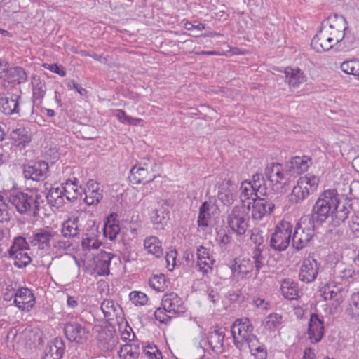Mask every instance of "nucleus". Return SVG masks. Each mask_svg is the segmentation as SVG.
<instances>
[{
  "label": "nucleus",
  "mask_w": 359,
  "mask_h": 359,
  "mask_svg": "<svg viewBox=\"0 0 359 359\" xmlns=\"http://www.w3.org/2000/svg\"><path fill=\"white\" fill-rule=\"evenodd\" d=\"M5 197L8 203L15 208L20 214H29L34 217L38 215L41 205L44 203L42 195L32 190H10L5 193Z\"/></svg>",
  "instance_id": "nucleus-1"
},
{
  "label": "nucleus",
  "mask_w": 359,
  "mask_h": 359,
  "mask_svg": "<svg viewBox=\"0 0 359 359\" xmlns=\"http://www.w3.org/2000/svg\"><path fill=\"white\" fill-rule=\"evenodd\" d=\"M344 209L348 208L340 203L336 190L328 189L319 196L313 207L312 214L307 215L312 217L316 222L322 224L327 219L332 217L337 211Z\"/></svg>",
  "instance_id": "nucleus-2"
},
{
  "label": "nucleus",
  "mask_w": 359,
  "mask_h": 359,
  "mask_svg": "<svg viewBox=\"0 0 359 359\" xmlns=\"http://www.w3.org/2000/svg\"><path fill=\"white\" fill-rule=\"evenodd\" d=\"M315 221L312 217H301L292 234V245L297 250L306 247L315 235Z\"/></svg>",
  "instance_id": "nucleus-3"
},
{
  "label": "nucleus",
  "mask_w": 359,
  "mask_h": 359,
  "mask_svg": "<svg viewBox=\"0 0 359 359\" xmlns=\"http://www.w3.org/2000/svg\"><path fill=\"white\" fill-rule=\"evenodd\" d=\"M253 326L248 318H238L231 327V336L236 348L241 349L246 345L255 343L257 337L252 334Z\"/></svg>",
  "instance_id": "nucleus-4"
},
{
  "label": "nucleus",
  "mask_w": 359,
  "mask_h": 359,
  "mask_svg": "<svg viewBox=\"0 0 359 359\" xmlns=\"http://www.w3.org/2000/svg\"><path fill=\"white\" fill-rule=\"evenodd\" d=\"M249 216L243 206L236 205L227 216V224L233 232L244 235L248 228Z\"/></svg>",
  "instance_id": "nucleus-5"
},
{
  "label": "nucleus",
  "mask_w": 359,
  "mask_h": 359,
  "mask_svg": "<svg viewBox=\"0 0 359 359\" xmlns=\"http://www.w3.org/2000/svg\"><path fill=\"white\" fill-rule=\"evenodd\" d=\"M346 21L341 15L337 14L328 17L321 25V27L330 35L338 43H345V31L347 29Z\"/></svg>",
  "instance_id": "nucleus-6"
},
{
  "label": "nucleus",
  "mask_w": 359,
  "mask_h": 359,
  "mask_svg": "<svg viewBox=\"0 0 359 359\" xmlns=\"http://www.w3.org/2000/svg\"><path fill=\"white\" fill-rule=\"evenodd\" d=\"M76 182L77 179L74 178V181L67 180L65 186L51 187L46 196L48 204L53 207L60 208L65 204V199L69 201L76 199V196H71L69 195L70 191L68 190V187L76 186Z\"/></svg>",
  "instance_id": "nucleus-7"
},
{
  "label": "nucleus",
  "mask_w": 359,
  "mask_h": 359,
  "mask_svg": "<svg viewBox=\"0 0 359 359\" xmlns=\"http://www.w3.org/2000/svg\"><path fill=\"white\" fill-rule=\"evenodd\" d=\"M292 229V226L290 222H280L277 225L275 232L271 235L270 246L276 250H285L289 245Z\"/></svg>",
  "instance_id": "nucleus-8"
},
{
  "label": "nucleus",
  "mask_w": 359,
  "mask_h": 359,
  "mask_svg": "<svg viewBox=\"0 0 359 359\" xmlns=\"http://www.w3.org/2000/svg\"><path fill=\"white\" fill-rule=\"evenodd\" d=\"M64 333L67 340L76 344H85L90 335L88 329L84 325L74 321L65 325Z\"/></svg>",
  "instance_id": "nucleus-9"
},
{
  "label": "nucleus",
  "mask_w": 359,
  "mask_h": 359,
  "mask_svg": "<svg viewBox=\"0 0 359 359\" xmlns=\"http://www.w3.org/2000/svg\"><path fill=\"white\" fill-rule=\"evenodd\" d=\"M55 237H57V233L52 229L41 228L29 236L28 239L32 246L39 250H48Z\"/></svg>",
  "instance_id": "nucleus-10"
},
{
  "label": "nucleus",
  "mask_w": 359,
  "mask_h": 359,
  "mask_svg": "<svg viewBox=\"0 0 359 359\" xmlns=\"http://www.w3.org/2000/svg\"><path fill=\"white\" fill-rule=\"evenodd\" d=\"M49 166L44 161H29L23 165V174L27 180L43 181L48 175Z\"/></svg>",
  "instance_id": "nucleus-11"
},
{
  "label": "nucleus",
  "mask_w": 359,
  "mask_h": 359,
  "mask_svg": "<svg viewBox=\"0 0 359 359\" xmlns=\"http://www.w3.org/2000/svg\"><path fill=\"white\" fill-rule=\"evenodd\" d=\"M251 205H252V217L255 220H261L265 216L269 215L275 208V205L271 201L260 196L252 199V202H247L246 211L250 209Z\"/></svg>",
  "instance_id": "nucleus-12"
},
{
  "label": "nucleus",
  "mask_w": 359,
  "mask_h": 359,
  "mask_svg": "<svg viewBox=\"0 0 359 359\" xmlns=\"http://www.w3.org/2000/svg\"><path fill=\"white\" fill-rule=\"evenodd\" d=\"M348 209L338 210L335 215H332V217H330L331 220L327 227V233L330 236L332 239L337 240L343 236V223L348 217Z\"/></svg>",
  "instance_id": "nucleus-13"
},
{
  "label": "nucleus",
  "mask_w": 359,
  "mask_h": 359,
  "mask_svg": "<svg viewBox=\"0 0 359 359\" xmlns=\"http://www.w3.org/2000/svg\"><path fill=\"white\" fill-rule=\"evenodd\" d=\"M266 179L273 184L285 185L290 175L288 171H285L282 165L278 163H271L266 166L264 171Z\"/></svg>",
  "instance_id": "nucleus-14"
},
{
  "label": "nucleus",
  "mask_w": 359,
  "mask_h": 359,
  "mask_svg": "<svg viewBox=\"0 0 359 359\" xmlns=\"http://www.w3.org/2000/svg\"><path fill=\"white\" fill-rule=\"evenodd\" d=\"M20 96L13 93L0 94V111L6 115H18Z\"/></svg>",
  "instance_id": "nucleus-15"
},
{
  "label": "nucleus",
  "mask_w": 359,
  "mask_h": 359,
  "mask_svg": "<svg viewBox=\"0 0 359 359\" xmlns=\"http://www.w3.org/2000/svg\"><path fill=\"white\" fill-rule=\"evenodd\" d=\"M11 296L15 297L14 303L22 311H29L35 302L33 293L27 288H21L17 292L12 290Z\"/></svg>",
  "instance_id": "nucleus-16"
},
{
  "label": "nucleus",
  "mask_w": 359,
  "mask_h": 359,
  "mask_svg": "<svg viewBox=\"0 0 359 359\" xmlns=\"http://www.w3.org/2000/svg\"><path fill=\"white\" fill-rule=\"evenodd\" d=\"M332 37L327 34V32L320 29L318 34H316L311 40V46L316 52L327 51L330 50L335 44L338 43L332 40Z\"/></svg>",
  "instance_id": "nucleus-17"
},
{
  "label": "nucleus",
  "mask_w": 359,
  "mask_h": 359,
  "mask_svg": "<svg viewBox=\"0 0 359 359\" xmlns=\"http://www.w3.org/2000/svg\"><path fill=\"white\" fill-rule=\"evenodd\" d=\"M162 306L168 313L180 314L186 311L184 302L175 292H170L163 296Z\"/></svg>",
  "instance_id": "nucleus-18"
},
{
  "label": "nucleus",
  "mask_w": 359,
  "mask_h": 359,
  "mask_svg": "<svg viewBox=\"0 0 359 359\" xmlns=\"http://www.w3.org/2000/svg\"><path fill=\"white\" fill-rule=\"evenodd\" d=\"M318 271V264L317 261L311 257L304 259L299 273V279L305 283L313 282Z\"/></svg>",
  "instance_id": "nucleus-19"
},
{
  "label": "nucleus",
  "mask_w": 359,
  "mask_h": 359,
  "mask_svg": "<svg viewBox=\"0 0 359 359\" xmlns=\"http://www.w3.org/2000/svg\"><path fill=\"white\" fill-rule=\"evenodd\" d=\"M308 334L309 339L315 343L319 342L324 334L323 321L319 318L317 314L313 313L311 316Z\"/></svg>",
  "instance_id": "nucleus-20"
},
{
  "label": "nucleus",
  "mask_w": 359,
  "mask_h": 359,
  "mask_svg": "<svg viewBox=\"0 0 359 359\" xmlns=\"http://www.w3.org/2000/svg\"><path fill=\"white\" fill-rule=\"evenodd\" d=\"M86 197L85 203L88 205H97L102 198V190L100 189L99 184L94 180H89L87 183V188L84 191Z\"/></svg>",
  "instance_id": "nucleus-21"
},
{
  "label": "nucleus",
  "mask_w": 359,
  "mask_h": 359,
  "mask_svg": "<svg viewBox=\"0 0 359 359\" xmlns=\"http://www.w3.org/2000/svg\"><path fill=\"white\" fill-rule=\"evenodd\" d=\"M65 351V342L61 338H55L44 349L41 359H60Z\"/></svg>",
  "instance_id": "nucleus-22"
},
{
  "label": "nucleus",
  "mask_w": 359,
  "mask_h": 359,
  "mask_svg": "<svg viewBox=\"0 0 359 359\" xmlns=\"http://www.w3.org/2000/svg\"><path fill=\"white\" fill-rule=\"evenodd\" d=\"M31 84L32 86L33 106L40 104L47 90L46 81L44 79H41L39 76L34 75L32 78Z\"/></svg>",
  "instance_id": "nucleus-23"
},
{
  "label": "nucleus",
  "mask_w": 359,
  "mask_h": 359,
  "mask_svg": "<svg viewBox=\"0 0 359 359\" xmlns=\"http://www.w3.org/2000/svg\"><path fill=\"white\" fill-rule=\"evenodd\" d=\"M225 329L216 327L208 334V344L212 350L216 353H221L224 348Z\"/></svg>",
  "instance_id": "nucleus-24"
},
{
  "label": "nucleus",
  "mask_w": 359,
  "mask_h": 359,
  "mask_svg": "<svg viewBox=\"0 0 359 359\" xmlns=\"http://www.w3.org/2000/svg\"><path fill=\"white\" fill-rule=\"evenodd\" d=\"M92 224L90 229H86L85 237L83 238L81 245L83 250H90L91 249H98L101 243L97 238V226L94 222H91Z\"/></svg>",
  "instance_id": "nucleus-25"
},
{
  "label": "nucleus",
  "mask_w": 359,
  "mask_h": 359,
  "mask_svg": "<svg viewBox=\"0 0 359 359\" xmlns=\"http://www.w3.org/2000/svg\"><path fill=\"white\" fill-rule=\"evenodd\" d=\"M255 264L250 259H243L240 263L233 265L231 270L235 278L243 279L251 276Z\"/></svg>",
  "instance_id": "nucleus-26"
},
{
  "label": "nucleus",
  "mask_w": 359,
  "mask_h": 359,
  "mask_svg": "<svg viewBox=\"0 0 359 359\" xmlns=\"http://www.w3.org/2000/svg\"><path fill=\"white\" fill-rule=\"evenodd\" d=\"M156 177V175L149 176V171L147 168L144 167L137 168V165H134L130 171V180L135 184H149Z\"/></svg>",
  "instance_id": "nucleus-27"
},
{
  "label": "nucleus",
  "mask_w": 359,
  "mask_h": 359,
  "mask_svg": "<svg viewBox=\"0 0 359 359\" xmlns=\"http://www.w3.org/2000/svg\"><path fill=\"white\" fill-rule=\"evenodd\" d=\"M114 257L112 253L101 251L96 258V271L99 276H107L109 273V265Z\"/></svg>",
  "instance_id": "nucleus-28"
},
{
  "label": "nucleus",
  "mask_w": 359,
  "mask_h": 359,
  "mask_svg": "<svg viewBox=\"0 0 359 359\" xmlns=\"http://www.w3.org/2000/svg\"><path fill=\"white\" fill-rule=\"evenodd\" d=\"M287 82L291 88H298L306 81V76L299 68L286 67L284 71Z\"/></svg>",
  "instance_id": "nucleus-29"
},
{
  "label": "nucleus",
  "mask_w": 359,
  "mask_h": 359,
  "mask_svg": "<svg viewBox=\"0 0 359 359\" xmlns=\"http://www.w3.org/2000/svg\"><path fill=\"white\" fill-rule=\"evenodd\" d=\"M167 203L163 201L160 208H156L151 215V219L156 229H163L168 216V212L166 210Z\"/></svg>",
  "instance_id": "nucleus-30"
},
{
  "label": "nucleus",
  "mask_w": 359,
  "mask_h": 359,
  "mask_svg": "<svg viewBox=\"0 0 359 359\" xmlns=\"http://www.w3.org/2000/svg\"><path fill=\"white\" fill-rule=\"evenodd\" d=\"M140 353V345L137 341L122 345L118 355L121 359H137Z\"/></svg>",
  "instance_id": "nucleus-31"
},
{
  "label": "nucleus",
  "mask_w": 359,
  "mask_h": 359,
  "mask_svg": "<svg viewBox=\"0 0 359 359\" xmlns=\"http://www.w3.org/2000/svg\"><path fill=\"white\" fill-rule=\"evenodd\" d=\"M241 193L240 198L242 202V205L241 206H243L245 208L247 207V203H245L246 201L251 200L252 201V199L257 198L260 196H259V192L257 191L252 185H251V184L248 181H244L241 183Z\"/></svg>",
  "instance_id": "nucleus-32"
},
{
  "label": "nucleus",
  "mask_w": 359,
  "mask_h": 359,
  "mask_svg": "<svg viewBox=\"0 0 359 359\" xmlns=\"http://www.w3.org/2000/svg\"><path fill=\"white\" fill-rule=\"evenodd\" d=\"M280 290L283 295L287 299H297L300 297L297 284L289 279L283 281Z\"/></svg>",
  "instance_id": "nucleus-33"
},
{
  "label": "nucleus",
  "mask_w": 359,
  "mask_h": 359,
  "mask_svg": "<svg viewBox=\"0 0 359 359\" xmlns=\"http://www.w3.org/2000/svg\"><path fill=\"white\" fill-rule=\"evenodd\" d=\"M78 217L69 219L66 220L62 225V233L65 238H71L74 239L77 238L79 234V229L78 225Z\"/></svg>",
  "instance_id": "nucleus-34"
},
{
  "label": "nucleus",
  "mask_w": 359,
  "mask_h": 359,
  "mask_svg": "<svg viewBox=\"0 0 359 359\" xmlns=\"http://www.w3.org/2000/svg\"><path fill=\"white\" fill-rule=\"evenodd\" d=\"M305 183H299L297 182L296 186H294L292 190L291 194L289 196V201L293 204H299L305 200L311 194L309 191L304 187Z\"/></svg>",
  "instance_id": "nucleus-35"
},
{
  "label": "nucleus",
  "mask_w": 359,
  "mask_h": 359,
  "mask_svg": "<svg viewBox=\"0 0 359 359\" xmlns=\"http://www.w3.org/2000/svg\"><path fill=\"white\" fill-rule=\"evenodd\" d=\"M144 245L148 253L160 257L163 255L161 243L156 236H149L144 240Z\"/></svg>",
  "instance_id": "nucleus-36"
},
{
  "label": "nucleus",
  "mask_w": 359,
  "mask_h": 359,
  "mask_svg": "<svg viewBox=\"0 0 359 359\" xmlns=\"http://www.w3.org/2000/svg\"><path fill=\"white\" fill-rule=\"evenodd\" d=\"M11 137L18 146H25L32 139L31 133L25 128H19L13 130L11 133Z\"/></svg>",
  "instance_id": "nucleus-37"
},
{
  "label": "nucleus",
  "mask_w": 359,
  "mask_h": 359,
  "mask_svg": "<svg viewBox=\"0 0 359 359\" xmlns=\"http://www.w3.org/2000/svg\"><path fill=\"white\" fill-rule=\"evenodd\" d=\"M309 161H310V158L306 156H294L291 158L289 163V168L290 170H293L297 173H302L307 170Z\"/></svg>",
  "instance_id": "nucleus-38"
},
{
  "label": "nucleus",
  "mask_w": 359,
  "mask_h": 359,
  "mask_svg": "<svg viewBox=\"0 0 359 359\" xmlns=\"http://www.w3.org/2000/svg\"><path fill=\"white\" fill-rule=\"evenodd\" d=\"M297 182L299 184L305 183V188L309 191V194H312L316 191L318 187L319 178L314 175L308 173L306 175L301 177Z\"/></svg>",
  "instance_id": "nucleus-39"
},
{
  "label": "nucleus",
  "mask_w": 359,
  "mask_h": 359,
  "mask_svg": "<svg viewBox=\"0 0 359 359\" xmlns=\"http://www.w3.org/2000/svg\"><path fill=\"white\" fill-rule=\"evenodd\" d=\"M8 257L14 260V265L18 268L25 267L32 261L28 253L25 251L13 252V255H8Z\"/></svg>",
  "instance_id": "nucleus-40"
},
{
  "label": "nucleus",
  "mask_w": 359,
  "mask_h": 359,
  "mask_svg": "<svg viewBox=\"0 0 359 359\" xmlns=\"http://www.w3.org/2000/svg\"><path fill=\"white\" fill-rule=\"evenodd\" d=\"M282 320L283 317L280 314L271 313L265 318L263 325L269 331H273L281 325Z\"/></svg>",
  "instance_id": "nucleus-41"
},
{
  "label": "nucleus",
  "mask_w": 359,
  "mask_h": 359,
  "mask_svg": "<svg viewBox=\"0 0 359 359\" xmlns=\"http://www.w3.org/2000/svg\"><path fill=\"white\" fill-rule=\"evenodd\" d=\"M341 69L347 74L359 76V60L356 59L344 61L341 64Z\"/></svg>",
  "instance_id": "nucleus-42"
},
{
  "label": "nucleus",
  "mask_w": 359,
  "mask_h": 359,
  "mask_svg": "<svg viewBox=\"0 0 359 359\" xmlns=\"http://www.w3.org/2000/svg\"><path fill=\"white\" fill-rule=\"evenodd\" d=\"M264 247H255L252 252V261L255 264V277H257L260 269L264 266V257L262 251Z\"/></svg>",
  "instance_id": "nucleus-43"
},
{
  "label": "nucleus",
  "mask_w": 359,
  "mask_h": 359,
  "mask_svg": "<svg viewBox=\"0 0 359 359\" xmlns=\"http://www.w3.org/2000/svg\"><path fill=\"white\" fill-rule=\"evenodd\" d=\"M248 346L255 359H267L266 350L263 344H259L258 339H256L255 343H251Z\"/></svg>",
  "instance_id": "nucleus-44"
},
{
  "label": "nucleus",
  "mask_w": 359,
  "mask_h": 359,
  "mask_svg": "<svg viewBox=\"0 0 359 359\" xmlns=\"http://www.w3.org/2000/svg\"><path fill=\"white\" fill-rule=\"evenodd\" d=\"M149 285L157 292H163L166 288L165 277L163 274L154 275L149 280Z\"/></svg>",
  "instance_id": "nucleus-45"
},
{
  "label": "nucleus",
  "mask_w": 359,
  "mask_h": 359,
  "mask_svg": "<svg viewBox=\"0 0 359 359\" xmlns=\"http://www.w3.org/2000/svg\"><path fill=\"white\" fill-rule=\"evenodd\" d=\"M210 210V205L207 201L202 203L199 208V213L198 217V224L199 226H208V219L210 217L208 212Z\"/></svg>",
  "instance_id": "nucleus-46"
},
{
  "label": "nucleus",
  "mask_w": 359,
  "mask_h": 359,
  "mask_svg": "<svg viewBox=\"0 0 359 359\" xmlns=\"http://www.w3.org/2000/svg\"><path fill=\"white\" fill-rule=\"evenodd\" d=\"M29 248V243L23 237L19 236L15 238L12 246L8 250L9 255H13V252L25 251Z\"/></svg>",
  "instance_id": "nucleus-47"
},
{
  "label": "nucleus",
  "mask_w": 359,
  "mask_h": 359,
  "mask_svg": "<svg viewBox=\"0 0 359 359\" xmlns=\"http://www.w3.org/2000/svg\"><path fill=\"white\" fill-rule=\"evenodd\" d=\"M265 236L264 232L258 228H254L251 230L250 241L256 247H264Z\"/></svg>",
  "instance_id": "nucleus-48"
},
{
  "label": "nucleus",
  "mask_w": 359,
  "mask_h": 359,
  "mask_svg": "<svg viewBox=\"0 0 359 359\" xmlns=\"http://www.w3.org/2000/svg\"><path fill=\"white\" fill-rule=\"evenodd\" d=\"M8 74L13 77V81H16L18 83H20L27 81V74L24 69L20 67H15L10 69Z\"/></svg>",
  "instance_id": "nucleus-49"
},
{
  "label": "nucleus",
  "mask_w": 359,
  "mask_h": 359,
  "mask_svg": "<svg viewBox=\"0 0 359 359\" xmlns=\"http://www.w3.org/2000/svg\"><path fill=\"white\" fill-rule=\"evenodd\" d=\"M116 116L119 119L121 122L126 123L133 126H137L143 121V120L141 118H137L127 116L125 111L123 110H117L116 111Z\"/></svg>",
  "instance_id": "nucleus-50"
},
{
  "label": "nucleus",
  "mask_w": 359,
  "mask_h": 359,
  "mask_svg": "<svg viewBox=\"0 0 359 359\" xmlns=\"http://www.w3.org/2000/svg\"><path fill=\"white\" fill-rule=\"evenodd\" d=\"M120 226L114 222L110 224H105L104 227V235L108 237L111 241L116 239L120 232Z\"/></svg>",
  "instance_id": "nucleus-51"
},
{
  "label": "nucleus",
  "mask_w": 359,
  "mask_h": 359,
  "mask_svg": "<svg viewBox=\"0 0 359 359\" xmlns=\"http://www.w3.org/2000/svg\"><path fill=\"white\" fill-rule=\"evenodd\" d=\"M351 300L352 303L350 304V308L347 312L352 319H357L359 317V293L354 294Z\"/></svg>",
  "instance_id": "nucleus-52"
},
{
  "label": "nucleus",
  "mask_w": 359,
  "mask_h": 359,
  "mask_svg": "<svg viewBox=\"0 0 359 359\" xmlns=\"http://www.w3.org/2000/svg\"><path fill=\"white\" fill-rule=\"evenodd\" d=\"M252 185V187L257 190V191H259L260 195L264 196L265 193H262V190L264 189V188H262V185L264 184V179L262 174L256 173L253 175L252 181H249Z\"/></svg>",
  "instance_id": "nucleus-53"
},
{
  "label": "nucleus",
  "mask_w": 359,
  "mask_h": 359,
  "mask_svg": "<svg viewBox=\"0 0 359 359\" xmlns=\"http://www.w3.org/2000/svg\"><path fill=\"white\" fill-rule=\"evenodd\" d=\"M218 198L225 205L232 204L236 199V194L231 191H219L218 194Z\"/></svg>",
  "instance_id": "nucleus-54"
},
{
  "label": "nucleus",
  "mask_w": 359,
  "mask_h": 359,
  "mask_svg": "<svg viewBox=\"0 0 359 359\" xmlns=\"http://www.w3.org/2000/svg\"><path fill=\"white\" fill-rule=\"evenodd\" d=\"M154 316L156 320L164 324L168 323L172 318L163 307L158 308L154 312Z\"/></svg>",
  "instance_id": "nucleus-55"
},
{
  "label": "nucleus",
  "mask_w": 359,
  "mask_h": 359,
  "mask_svg": "<svg viewBox=\"0 0 359 359\" xmlns=\"http://www.w3.org/2000/svg\"><path fill=\"white\" fill-rule=\"evenodd\" d=\"M130 298L135 305H144L147 302V295L141 292L133 291L130 292Z\"/></svg>",
  "instance_id": "nucleus-56"
},
{
  "label": "nucleus",
  "mask_w": 359,
  "mask_h": 359,
  "mask_svg": "<svg viewBox=\"0 0 359 359\" xmlns=\"http://www.w3.org/2000/svg\"><path fill=\"white\" fill-rule=\"evenodd\" d=\"M214 260L209 257V261L207 259H198L197 261V265L199 268V271L203 273H208L212 271V265L214 263Z\"/></svg>",
  "instance_id": "nucleus-57"
},
{
  "label": "nucleus",
  "mask_w": 359,
  "mask_h": 359,
  "mask_svg": "<svg viewBox=\"0 0 359 359\" xmlns=\"http://www.w3.org/2000/svg\"><path fill=\"white\" fill-rule=\"evenodd\" d=\"M101 309L105 317L109 318L111 313L115 311L114 302L110 300H104L101 304Z\"/></svg>",
  "instance_id": "nucleus-58"
},
{
  "label": "nucleus",
  "mask_w": 359,
  "mask_h": 359,
  "mask_svg": "<svg viewBox=\"0 0 359 359\" xmlns=\"http://www.w3.org/2000/svg\"><path fill=\"white\" fill-rule=\"evenodd\" d=\"M144 353L149 359H162L161 352L157 349L156 346H147L144 350Z\"/></svg>",
  "instance_id": "nucleus-59"
},
{
  "label": "nucleus",
  "mask_w": 359,
  "mask_h": 359,
  "mask_svg": "<svg viewBox=\"0 0 359 359\" xmlns=\"http://www.w3.org/2000/svg\"><path fill=\"white\" fill-rule=\"evenodd\" d=\"M5 195L2 196L0 194V222H2L4 220H6L8 216L6 210V208L8 205Z\"/></svg>",
  "instance_id": "nucleus-60"
},
{
  "label": "nucleus",
  "mask_w": 359,
  "mask_h": 359,
  "mask_svg": "<svg viewBox=\"0 0 359 359\" xmlns=\"http://www.w3.org/2000/svg\"><path fill=\"white\" fill-rule=\"evenodd\" d=\"M52 245L58 250L65 251L72 247L73 243L69 241L56 240L55 237Z\"/></svg>",
  "instance_id": "nucleus-61"
},
{
  "label": "nucleus",
  "mask_w": 359,
  "mask_h": 359,
  "mask_svg": "<svg viewBox=\"0 0 359 359\" xmlns=\"http://www.w3.org/2000/svg\"><path fill=\"white\" fill-rule=\"evenodd\" d=\"M348 225L353 233L359 232V214H354L351 217Z\"/></svg>",
  "instance_id": "nucleus-62"
},
{
  "label": "nucleus",
  "mask_w": 359,
  "mask_h": 359,
  "mask_svg": "<svg viewBox=\"0 0 359 359\" xmlns=\"http://www.w3.org/2000/svg\"><path fill=\"white\" fill-rule=\"evenodd\" d=\"M176 257H177V251L176 250H171L168 253H167L165 259L167 262V266L169 268V266L171 265L172 269H170V270H172L174 266L176 264Z\"/></svg>",
  "instance_id": "nucleus-63"
},
{
  "label": "nucleus",
  "mask_w": 359,
  "mask_h": 359,
  "mask_svg": "<svg viewBox=\"0 0 359 359\" xmlns=\"http://www.w3.org/2000/svg\"><path fill=\"white\" fill-rule=\"evenodd\" d=\"M67 86L69 88H72L75 89L81 95H84L87 93V91L85 88H82L77 83H76L73 80H69L67 81Z\"/></svg>",
  "instance_id": "nucleus-64"
}]
</instances>
